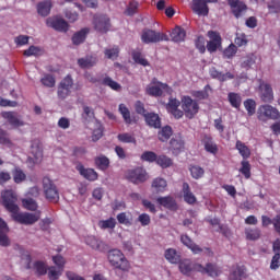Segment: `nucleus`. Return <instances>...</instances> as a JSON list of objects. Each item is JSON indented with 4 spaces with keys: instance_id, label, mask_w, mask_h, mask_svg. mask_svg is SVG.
I'll list each match as a JSON object with an SVG mask.
<instances>
[{
    "instance_id": "412c9836",
    "label": "nucleus",
    "mask_w": 280,
    "mask_h": 280,
    "mask_svg": "<svg viewBox=\"0 0 280 280\" xmlns=\"http://www.w3.org/2000/svg\"><path fill=\"white\" fill-rule=\"evenodd\" d=\"M242 279H246V267L240 266V265L233 266L229 276V280H242Z\"/></svg>"
},
{
    "instance_id": "dca6fc26",
    "label": "nucleus",
    "mask_w": 280,
    "mask_h": 280,
    "mask_svg": "<svg viewBox=\"0 0 280 280\" xmlns=\"http://www.w3.org/2000/svg\"><path fill=\"white\" fill-rule=\"evenodd\" d=\"M260 98L262 102L270 104L275 100V93L272 92V86L270 84L261 82L259 85Z\"/></svg>"
},
{
    "instance_id": "bb28decb",
    "label": "nucleus",
    "mask_w": 280,
    "mask_h": 280,
    "mask_svg": "<svg viewBox=\"0 0 280 280\" xmlns=\"http://www.w3.org/2000/svg\"><path fill=\"white\" fill-rule=\"evenodd\" d=\"M144 121L147 122V126H150V128H161V117L159 116V114L147 113V115L144 116Z\"/></svg>"
},
{
    "instance_id": "cd10ccee",
    "label": "nucleus",
    "mask_w": 280,
    "mask_h": 280,
    "mask_svg": "<svg viewBox=\"0 0 280 280\" xmlns=\"http://www.w3.org/2000/svg\"><path fill=\"white\" fill-rule=\"evenodd\" d=\"M151 187L154 194H163L167 189V180L162 177H156L153 179Z\"/></svg>"
},
{
    "instance_id": "9d476101",
    "label": "nucleus",
    "mask_w": 280,
    "mask_h": 280,
    "mask_svg": "<svg viewBox=\"0 0 280 280\" xmlns=\"http://www.w3.org/2000/svg\"><path fill=\"white\" fill-rule=\"evenodd\" d=\"M178 268L184 277H191V272H200V264L192 262L190 259L179 260Z\"/></svg>"
},
{
    "instance_id": "8fccbe9b",
    "label": "nucleus",
    "mask_w": 280,
    "mask_h": 280,
    "mask_svg": "<svg viewBox=\"0 0 280 280\" xmlns=\"http://www.w3.org/2000/svg\"><path fill=\"white\" fill-rule=\"evenodd\" d=\"M250 170H252L250 162H248L247 160H243L241 162V168L238 170V172L242 175H244V178H246L247 180L252 176Z\"/></svg>"
},
{
    "instance_id": "7ed1b4c3",
    "label": "nucleus",
    "mask_w": 280,
    "mask_h": 280,
    "mask_svg": "<svg viewBox=\"0 0 280 280\" xmlns=\"http://www.w3.org/2000/svg\"><path fill=\"white\" fill-rule=\"evenodd\" d=\"M145 93L147 95H150V97H163V93H166V95H172L174 90H172V86H170L167 83H163L159 81V79L153 78L151 83L147 85Z\"/></svg>"
},
{
    "instance_id": "c03bdc74",
    "label": "nucleus",
    "mask_w": 280,
    "mask_h": 280,
    "mask_svg": "<svg viewBox=\"0 0 280 280\" xmlns=\"http://www.w3.org/2000/svg\"><path fill=\"white\" fill-rule=\"evenodd\" d=\"M103 86H108L112 91H121V84L117 81L113 80L110 77H105L102 81Z\"/></svg>"
},
{
    "instance_id": "ddd939ff",
    "label": "nucleus",
    "mask_w": 280,
    "mask_h": 280,
    "mask_svg": "<svg viewBox=\"0 0 280 280\" xmlns=\"http://www.w3.org/2000/svg\"><path fill=\"white\" fill-rule=\"evenodd\" d=\"M228 3L232 10V14L235 16V19H240L241 16H243L246 12V10H248V7L246 5V3H244V1H240V0H228Z\"/></svg>"
},
{
    "instance_id": "6e6d98bb",
    "label": "nucleus",
    "mask_w": 280,
    "mask_h": 280,
    "mask_svg": "<svg viewBox=\"0 0 280 280\" xmlns=\"http://www.w3.org/2000/svg\"><path fill=\"white\" fill-rule=\"evenodd\" d=\"M159 155H156L154 153V151H144L140 159L141 161L145 162V163H156V159Z\"/></svg>"
},
{
    "instance_id": "603ef678",
    "label": "nucleus",
    "mask_w": 280,
    "mask_h": 280,
    "mask_svg": "<svg viewBox=\"0 0 280 280\" xmlns=\"http://www.w3.org/2000/svg\"><path fill=\"white\" fill-rule=\"evenodd\" d=\"M0 145H7V148H12V140L10 139V133L0 127Z\"/></svg>"
},
{
    "instance_id": "de8ad7c7",
    "label": "nucleus",
    "mask_w": 280,
    "mask_h": 280,
    "mask_svg": "<svg viewBox=\"0 0 280 280\" xmlns=\"http://www.w3.org/2000/svg\"><path fill=\"white\" fill-rule=\"evenodd\" d=\"M118 110H119L120 115L122 116L125 124H127V125L132 124V117L130 116V109H128L126 104H120L118 107Z\"/></svg>"
},
{
    "instance_id": "c85d7f7f",
    "label": "nucleus",
    "mask_w": 280,
    "mask_h": 280,
    "mask_svg": "<svg viewBox=\"0 0 280 280\" xmlns=\"http://www.w3.org/2000/svg\"><path fill=\"white\" fill-rule=\"evenodd\" d=\"M51 0H44L37 3V13L39 16H49L51 12Z\"/></svg>"
},
{
    "instance_id": "37998d69",
    "label": "nucleus",
    "mask_w": 280,
    "mask_h": 280,
    "mask_svg": "<svg viewBox=\"0 0 280 280\" xmlns=\"http://www.w3.org/2000/svg\"><path fill=\"white\" fill-rule=\"evenodd\" d=\"M132 56V60L137 63V65H141V67H150V62L148 61V59H145L143 57V55L141 54V51L139 50H133L131 52Z\"/></svg>"
},
{
    "instance_id": "a211bd4d",
    "label": "nucleus",
    "mask_w": 280,
    "mask_h": 280,
    "mask_svg": "<svg viewBox=\"0 0 280 280\" xmlns=\"http://www.w3.org/2000/svg\"><path fill=\"white\" fill-rule=\"evenodd\" d=\"M1 115L3 119H7L10 126H13V128L25 126V122L19 118V114L16 112H3Z\"/></svg>"
},
{
    "instance_id": "4c0bfd02",
    "label": "nucleus",
    "mask_w": 280,
    "mask_h": 280,
    "mask_svg": "<svg viewBox=\"0 0 280 280\" xmlns=\"http://www.w3.org/2000/svg\"><path fill=\"white\" fill-rule=\"evenodd\" d=\"M245 237L249 242H256V240H259V237H261V230H259L258 228H246Z\"/></svg>"
},
{
    "instance_id": "423d86ee",
    "label": "nucleus",
    "mask_w": 280,
    "mask_h": 280,
    "mask_svg": "<svg viewBox=\"0 0 280 280\" xmlns=\"http://www.w3.org/2000/svg\"><path fill=\"white\" fill-rule=\"evenodd\" d=\"M142 43L150 45V43H161L162 40H170L166 34L156 33L150 28H144L141 35Z\"/></svg>"
},
{
    "instance_id": "bf43d9fd",
    "label": "nucleus",
    "mask_w": 280,
    "mask_h": 280,
    "mask_svg": "<svg viewBox=\"0 0 280 280\" xmlns=\"http://www.w3.org/2000/svg\"><path fill=\"white\" fill-rule=\"evenodd\" d=\"M40 82L48 89H54V86H56V78H54L51 74L44 75V78L40 79Z\"/></svg>"
},
{
    "instance_id": "39448f33",
    "label": "nucleus",
    "mask_w": 280,
    "mask_h": 280,
    "mask_svg": "<svg viewBox=\"0 0 280 280\" xmlns=\"http://www.w3.org/2000/svg\"><path fill=\"white\" fill-rule=\"evenodd\" d=\"M43 189L44 196L49 202H58L60 200L58 187H56V184H54V180H51L49 177L43 178Z\"/></svg>"
},
{
    "instance_id": "f257e3e1",
    "label": "nucleus",
    "mask_w": 280,
    "mask_h": 280,
    "mask_svg": "<svg viewBox=\"0 0 280 280\" xmlns=\"http://www.w3.org/2000/svg\"><path fill=\"white\" fill-rule=\"evenodd\" d=\"M2 198V206L9 213H11L13 220L15 222H19V224H36L38 220H40V212L38 213H20L19 212V197L16 196V192L13 190H4L1 194Z\"/></svg>"
},
{
    "instance_id": "7c9ffc66",
    "label": "nucleus",
    "mask_w": 280,
    "mask_h": 280,
    "mask_svg": "<svg viewBox=\"0 0 280 280\" xmlns=\"http://www.w3.org/2000/svg\"><path fill=\"white\" fill-rule=\"evenodd\" d=\"M91 32V28L84 27L81 28L79 32L74 33L72 36V43L74 45H82L86 40V35Z\"/></svg>"
},
{
    "instance_id": "9b49d317",
    "label": "nucleus",
    "mask_w": 280,
    "mask_h": 280,
    "mask_svg": "<svg viewBox=\"0 0 280 280\" xmlns=\"http://www.w3.org/2000/svg\"><path fill=\"white\" fill-rule=\"evenodd\" d=\"M207 36L210 38L207 43V50L210 54H214V51H218L222 47V36L218 31H209Z\"/></svg>"
},
{
    "instance_id": "0eeeda50",
    "label": "nucleus",
    "mask_w": 280,
    "mask_h": 280,
    "mask_svg": "<svg viewBox=\"0 0 280 280\" xmlns=\"http://www.w3.org/2000/svg\"><path fill=\"white\" fill-rule=\"evenodd\" d=\"M71 89H73V78H71V74H68L58 85L57 95L59 100H67L71 95Z\"/></svg>"
},
{
    "instance_id": "a18cd8bd",
    "label": "nucleus",
    "mask_w": 280,
    "mask_h": 280,
    "mask_svg": "<svg viewBox=\"0 0 280 280\" xmlns=\"http://www.w3.org/2000/svg\"><path fill=\"white\" fill-rule=\"evenodd\" d=\"M244 107L247 110V115L248 117H253V115H255V113L257 112V102H255V100L253 98H247L246 101H244Z\"/></svg>"
},
{
    "instance_id": "72a5a7b5",
    "label": "nucleus",
    "mask_w": 280,
    "mask_h": 280,
    "mask_svg": "<svg viewBox=\"0 0 280 280\" xmlns=\"http://www.w3.org/2000/svg\"><path fill=\"white\" fill-rule=\"evenodd\" d=\"M185 149V142L178 138H173L170 141V150L173 152V154H180L183 150Z\"/></svg>"
},
{
    "instance_id": "0e129e2a",
    "label": "nucleus",
    "mask_w": 280,
    "mask_h": 280,
    "mask_svg": "<svg viewBox=\"0 0 280 280\" xmlns=\"http://www.w3.org/2000/svg\"><path fill=\"white\" fill-rule=\"evenodd\" d=\"M85 243L88 244V246H91V248H93L94 250H98L100 248V240H97V237L95 236H88L85 238Z\"/></svg>"
},
{
    "instance_id": "5fc2aeb1",
    "label": "nucleus",
    "mask_w": 280,
    "mask_h": 280,
    "mask_svg": "<svg viewBox=\"0 0 280 280\" xmlns=\"http://www.w3.org/2000/svg\"><path fill=\"white\" fill-rule=\"evenodd\" d=\"M189 172L190 175L195 178V180H198L205 176V168L198 165H190Z\"/></svg>"
},
{
    "instance_id": "69168bd1",
    "label": "nucleus",
    "mask_w": 280,
    "mask_h": 280,
    "mask_svg": "<svg viewBox=\"0 0 280 280\" xmlns=\"http://www.w3.org/2000/svg\"><path fill=\"white\" fill-rule=\"evenodd\" d=\"M255 65V55H247L245 60L241 63L242 69H250Z\"/></svg>"
},
{
    "instance_id": "a878e982",
    "label": "nucleus",
    "mask_w": 280,
    "mask_h": 280,
    "mask_svg": "<svg viewBox=\"0 0 280 280\" xmlns=\"http://www.w3.org/2000/svg\"><path fill=\"white\" fill-rule=\"evenodd\" d=\"M209 73L213 80H219V82H226V80H233V78H235L233 73L231 72L222 73L218 71V69L215 68H211Z\"/></svg>"
},
{
    "instance_id": "13d9d810",
    "label": "nucleus",
    "mask_w": 280,
    "mask_h": 280,
    "mask_svg": "<svg viewBox=\"0 0 280 280\" xmlns=\"http://www.w3.org/2000/svg\"><path fill=\"white\" fill-rule=\"evenodd\" d=\"M116 220H118V224H124L125 226H132V219L128 218V214H126V212L118 213Z\"/></svg>"
},
{
    "instance_id": "473e14b6",
    "label": "nucleus",
    "mask_w": 280,
    "mask_h": 280,
    "mask_svg": "<svg viewBox=\"0 0 280 280\" xmlns=\"http://www.w3.org/2000/svg\"><path fill=\"white\" fill-rule=\"evenodd\" d=\"M186 36H187V32H185V28L180 26H176L171 33V38L173 43H183Z\"/></svg>"
},
{
    "instance_id": "ea45409f",
    "label": "nucleus",
    "mask_w": 280,
    "mask_h": 280,
    "mask_svg": "<svg viewBox=\"0 0 280 280\" xmlns=\"http://www.w3.org/2000/svg\"><path fill=\"white\" fill-rule=\"evenodd\" d=\"M33 268L37 277H45V275H47V270H49V268H47V264L43 260H36L33 264Z\"/></svg>"
},
{
    "instance_id": "774afa93",
    "label": "nucleus",
    "mask_w": 280,
    "mask_h": 280,
    "mask_svg": "<svg viewBox=\"0 0 280 280\" xmlns=\"http://www.w3.org/2000/svg\"><path fill=\"white\" fill-rule=\"evenodd\" d=\"M279 267H280V254L276 253L271 259L270 269L279 270Z\"/></svg>"
},
{
    "instance_id": "aec40b11",
    "label": "nucleus",
    "mask_w": 280,
    "mask_h": 280,
    "mask_svg": "<svg viewBox=\"0 0 280 280\" xmlns=\"http://www.w3.org/2000/svg\"><path fill=\"white\" fill-rule=\"evenodd\" d=\"M77 171L85 178V180L95 182L98 178L97 172L93 168H85L84 165L78 164Z\"/></svg>"
},
{
    "instance_id": "6e6552de",
    "label": "nucleus",
    "mask_w": 280,
    "mask_h": 280,
    "mask_svg": "<svg viewBox=\"0 0 280 280\" xmlns=\"http://www.w3.org/2000/svg\"><path fill=\"white\" fill-rule=\"evenodd\" d=\"M94 30L100 34H106L110 30V18L104 14L94 15Z\"/></svg>"
},
{
    "instance_id": "e2e57ef3",
    "label": "nucleus",
    "mask_w": 280,
    "mask_h": 280,
    "mask_svg": "<svg viewBox=\"0 0 280 280\" xmlns=\"http://www.w3.org/2000/svg\"><path fill=\"white\" fill-rule=\"evenodd\" d=\"M22 205L24 209H27L28 211H36V209H38V203L32 198L23 199Z\"/></svg>"
},
{
    "instance_id": "2eb2a0df",
    "label": "nucleus",
    "mask_w": 280,
    "mask_h": 280,
    "mask_svg": "<svg viewBox=\"0 0 280 280\" xmlns=\"http://www.w3.org/2000/svg\"><path fill=\"white\" fill-rule=\"evenodd\" d=\"M180 106V101L176 100V98H170L167 105H166V110L168 113H171V115H173V117H175V119H182L183 115H185V113H183V110L179 109Z\"/></svg>"
},
{
    "instance_id": "79ce46f5",
    "label": "nucleus",
    "mask_w": 280,
    "mask_h": 280,
    "mask_svg": "<svg viewBox=\"0 0 280 280\" xmlns=\"http://www.w3.org/2000/svg\"><path fill=\"white\" fill-rule=\"evenodd\" d=\"M155 163L163 170H167V167H172V165H174V161H172V158H168L167 155H158Z\"/></svg>"
},
{
    "instance_id": "a19ab883",
    "label": "nucleus",
    "mask_w": 280,
    "mask_h": 280,
    "mask_svg": "<svg viewBox=\"0 0 280 280\" xmlns=\"http://www.w3.org/2000/svg\"><path fill=\"white\" fill-rule=\"evenodd\" d=\"M172 135H174L172 127L165 126L158 132L159 141H162V143H165V141H170V138L172 137Z\"/></svg>"
},
{
    "instance_id": "f8f14e48",
    "label": "nucleus",
    "mask_w": 280,
    "mask_h": 280,
    "mask_svg": "<svg viewBox=\"0 0 280 280\" xmlns=\"http://www.w3.org/2000/svg\"><path fill=\"white\" fill-rule=\"evenodd\" d=\"M127 178L130 183L139 185V183H145L148 180V173L142 167H137L128 172Z\"/></svg>"
},
{
    "instance_id": "3c124183",
    "label": "nucleus",
    "mask_w": 280,
    "mask_h": 280,
    "mask_svg": "<svg viewBox=\"0 0 280 280\" xmlns=\"http://www.w3.org/2000/svg\"><path fill=\"white\" fill-rule=\"evenodd\" d=\"M98 226L100 229H102L103 231H106V229H115V226H117V221L115 220V218H109L107 220H101L98 221Z\"/></svg>"
},
{
    "instance_id": "58836bf2",
    "label": "nucleus",
    "mask_w": 280,
    "mask_h": 280,
    "mask_svg": "<svg viewBox=\"0 0 280 280\" xmlns=\"http://www.w3.org/2000/svg\"><path fill=\"white\" fill-rule=\"evenodd\" d=\"M235 148L244 161H246V159H250V149L246 145V143L242 142V140L236 141Z\"/></svg>"
},
{
    "instance_id": "052dcab7",
    "label": "nucleus",
    "mask_w": 280,
    "mask_h": 280,
    "mask_svg": "<svg viewBox=\"0 0 280 280\" xmlns=\"http://www.w3.org/2000/svg\"><path fill=\"white\" fill-rule=\"evenodd\" d=\"M117 139L120 143H137V139L130 133H119Z\"/></svg>"
},
{
    "instance_id": "f03ea898",
    "label": "nucleus",
    "mask_w": 280,
    "mask_h": 280,
    "mask_svg": "<svg viewBox=\"0 0 280 280\" xmlns=\"http://www.w3.org/2000/svg\"><path fill=\"white\" fill-rule=\"evenodd\" d=\"M107 259L116 270H121L122 272H128L130 270V261L126 258V255L119 249H110L107 255Z\"/></svg>"
},
{
    "instance_id": "4d7b16f0",
    "label": "nucleus",
    "mask_w": 280,
    "mask_h": 280,
    "mask_svg": "<svg viewBox=\"0 0 280 280\" xmlns=\"http://www.w3.org/2000/svg\"><path fill=\"white\" fill-rule=\"evenodd\" d=\"M102 137H104V126H102L100 122H96L95 129L92 133V141H100Z\"/></svg>"
},
{
    "instance_id": "20e7f679",
    "label": "nucleus",
    "mask_w": 280,
    "mask_h": 280,
    "mask_svg": "<svg viewBox=\"0 0 280 280\" xmlns=\"http://www.w3.org/2000/svg\"><path fill=\"white\" fill-rule=\"evenodd\" d=\"M182 108L187 119H194L200 110V105L191 96H184L182 97Z\"/></svg>"
},
{
    "instance_id": "c756f323",
    "label": "nucleus",
    "mask_w": 280,
    "mask_h": 280,
    "mask_svg": "<svg viewBox=\"0 0 280 280\" xmlns=\"http://www.w3.org/2000/svg\"><path fill=\"white\" fill-rule=\"evenodd\" d=\"M183 195H184V200L187 202V205H196L197 202L196 195L191 192V188L189 187L188 183L183 184Z\"/></svg>"
},
{
    "instance_id": "b1692460",
    "label": "nucleus",
    "mask_w": 280,
    "mask_h": 280,
    "mask_svg": "<svg viewBox=\"0 0 280 280\" xmlns=\"http://www.w3.org/2000/svg\"><path fill=\"white\" fill-rule=\"evenodd\" d=\"M201 143L205 147L206 152H209L210 154H218V144L213 142V138L206 135L201 139Z\"/></svg>"
},
{
    "instance_id": "5701e85b",
    "label": "nucleus",
    "mask_w": 280,
    "mask_h": 280,
    "mask_svg": "<svg viewBox=\"0 0 280 280\" xmlns=\"http://www.w3.org/2000/svg\"><path fill=\"white\" fill-rule=\"evenodd\" d=\"M180 242H182V244H184V246L191 249V252L195 255H199V253H202V248L200 246H198L196 243H194V241L191 240V237H189V235L183 234L180 236Z\"/></svg>"
},
{
    "instance_id": "09e8293b",
    "label": "nucleus",
    "mask_w": 280,
    "mask_h": 280,
    "mask_svg": "<svg viewBox=\"0 0 280 280\" xmlns=\"http://www.w3.org/2000/svg\"><path fill=\"white\" fill-rule=\"evenodd\" d=\"M12 174H13V180L16 185H21V183H23L25 178H27V175H25V173L23 172V170H21V167H15L12 171Z\"/></svg>"
},
{
    "instance_id": "393cba45",
    "label": "nucleus",
    "mask_w": 280,
    "mask_h": 280,
    "mask_svg": "<svg viewBox=\"0 0 280 280\" xmlns=\"http://www.w3.org/2000/svg\"><path fill=\"white\" fill-rule=\"evenodd\" d=\"M8 223L0 218V246H10V238L8 237Z\"/></svg>"
},
{
    "instance_id": "680f3d73",
    "label": "nucleus",
    "mask_w": 280,
    "mask_h": 280,
    "mask_svg": "<svg viewBox=\"0 0 280 280\" xmlns=\"http://www.w3.org/2000/svg\"><path fill=\"white\" fill-rule=\"evenodd\" d=\"M234 43L238 47H246V45H248V37L244 33H242V34L237 33L236 37L234 39Z\"/></svg>"
},
{
    "instance_id": "4be33fe9",
    "label": "nucleus",
    "mask_w": 280,
    "mask_h": 280,
    "mask_svg": "<svg viewBox=\"0 0 280 280\" xmlns=\"http://www.w3.org/2000/svg\"><path fill=\"white\" fill-rule=\"evenodd\" d=\"M164 257L168 264L178 265L180 264V260L183 259L180 256V253L174 248H167L164 252Z\"/></svg>"
},
{
    "instance_id": "e433bc0d",
    "label": "nucleus",
    "mask_w": 280,
    "mask_h": 280,
    "mask_svg": "<svg viewBox=\"0 0 280 280\" xmlns=\"http://www.w3.org/2000/svg\"><path fill=\"white\" fill-rule=\"evenodd\" d=\"M228 101L230 102L232 108H236L237 110H240V108L242 107V95H240L238 93L230 92L228 94Z\"/></svg>"
},
{
    "instance_id": "4468645a",
    "label": "nucleus",
    "mask_w": 280,
    "mask_h": 280,
    "mask_svg": "<svg viewBox=\"0 0 280 280\" xmlns=\"http://www.w3.org/2000/svg\"><path fill=\"white\" fill-rule=\"evenodd\" d=\"M46 25L56 30V32H69V23L62 19L49 18L46 20Z\"/></svg>"
},
{
    "instance_id": "864d4df0",
    "label": "nucleus",
    "mask_w": 280,
    "mask_h": 280,
    "mask_svg": "<svg viewBox=\"0 0 280 280\" xmlns=\"http://www.w3.org/2000/svg\"><path fill=\"white\" fill-rule=\"evenodd\" d=\"M138 10H139V2L136 0H130L125 10V14L127 16H135V14H137Z\"/></svg>"
},
{
    "instance_id": "1a4fd4ad",
    "label": "nucleus",
    "mask_w": 280,
    "mask_h": 280,
    "mask_svg": "<svg viewBox=\"0 0 280 280\" xmlns=\"http://www.w3.org/2000/svg\"><path fill=\"white\" fill-rule=\"evenodd\" d=\"M259 121H267V119H279V109L271 105H261L258 108Z\"/></svg>"
},
{
    "instance_id": "f704fd0d",
    "label": "nucleus",
    "mask_w": 280,
    "mask_h": 280,
    "mask_svg": "<svg viewBox=\"0 0 280 280\" xmlns=\"http://www.w3.org/2000/svg\"><path fill=\"white\" fill-rule=\"evenodd\" d=\"M158 205H161L162 207H165V209H176L177 205H176V200L174 199V197H159L156 199Z\"/></svg>"
},
{
    "instance_id": "f3484780",
    "label": "nucleus",
    "mask_w": 280,
    "mask_h": 280,
    "mask_svg": "<svg viewBox=\"0 0 280 280\" xmlns=\"http://www.w3.org/2000/svg\"><path fill=\"white\" fill-rule=\"evenodd\" d=\"M199 272L201 275H208V277H220L222 275L218 265L211 262H208L206 267L199 264Z\"/></svg>"
},
{
    "instance_id": "6ab92c4d",
    "label": "nucleus",
    "mask_w": 280,
    "mask_h": 280,
    "mask_svg": "<svg viewBox=\"0 0 280 280\" xmlns=\"http://www.w3.org/2000/svg\"><path fill=\"white\" fill-rule=\"evenodd\" d=\"M192 12L195 14H199V16H208L209 15V5L205 0H192Z\"/></svg>"
},
{
    "instance_id": "338daca9",
    "label": "nucleus",
    "mask_w": 280,
    "mask_h": 280,
    "mask_svg": "<svg viewBox=\"0 0 280 280\" xmlns=\"http://www.w3.org/2000/svg\"><path fill=\"white\" fill-rule=\"evenodd\" d=\"M268 10L273 14H279L280 12V0H271L268 3Z\"/></svg>"
},
{
    "instance_id": "2f4dec72",
    "label": "nucleus",
    "mask_w": 280,
    "mask_h": 280,
    "mask_svg": "<svg viewBox=\"0 0 280 280\" xmlns=\"http://www.w3.org/2000/svg\"><path fill=\"white\" fill-rule=\"evenodd\" d=\"M94 163L97 170L101 172H106L110 167V160L106 155H98L94 159Z\"/></svg>"
},
{
    "instance_id": "c9c22d12",
    "label": "nucleus",
    "mask_w": 280,
    "mask_h": 280,
    "mask_svg": "<svg viewBox=\"0 0 280 280\" xmlns=\"http://www.w3.org/2000/svg\"><path fill=\"white\" fill-rule=\"evenodd\" d=\"M78 65L81 69H91V67L97 65V58L93 56L80 58L78 59Z\"/></svg>"
},
{
    "instance_id": "49530a36",
    "label": "nucleus",
    "mask_w": 280,
    "mask_h": 280,
    "mask_svg": "<svg viewBox=\"0 0 280 280\" xmlns=\"http://www.w3.org/2000/svg\"><path fill=\"white\" fill-rule=\"evenodd\" d=\"M119 46H113L112 48H106L104 55L107 60H117L119 58Z\"/></svg>"
}]
</instances>
